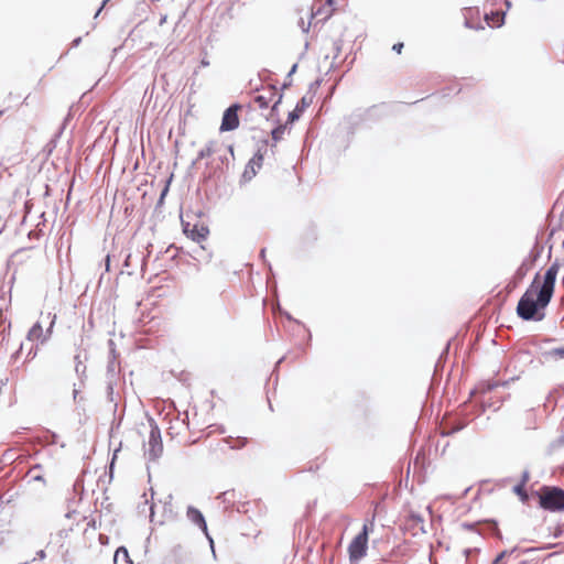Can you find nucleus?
<instances>
[{"mask_svg": "<svg viewBox=\"0 0 564 564\" xmlns=\"http://www.w3.org/2000/svg\"><path fill=\"white\" fill-rule=\"evenodd\" d=\"M332 4L333 0H316L313 6L314 15L323 17V19L330 17L333 13Z\"/></svg>", "mask_w": 564, "mask_h": 564, "instance_id": "1a4fd4ad", "label": "nucleus"}, {"mask_svg": "<svg viewBox=\"0 0 564 564\" xmlns=\"http://www.w3.org/2000/svg\"><path fill=\"white\" fill-rule=\"evenodd\" d=\"M551 355L556 357V358L564 359V346L563 347H558V348H554L551 351Z\"/></svg>", "mask_w": 564, "mask_h": 564, "instance_id": "4468645a", "label": "nucleus"}, {"mask_svg": "<svg viewBox=\"0 0 564 564\" xmlns=\"http://www.w3.org/2000/svg\"><path fill=\"white\" fill-rule=\"evenodd\" d=\"M284 132H285V127L284 126H279L278 128L273 129L272 130V139L278 142L280 141L283 135H284Z\"/></svg>", "mask_w": 564, "mask_h": 564, "instance_id": "f8f14e48", "label": "nucleus"}, {"mask_svg": "<svg viewBox=\"0 0 564 564\" xmlns=\"http://www.w3.org/2000/svg\"><path fill=\"white\" fill-rule=\"evenodd\" d=\"M403 43L402 42H399V43H395L393 46H392V50L398 53V54H401L402 52V48H403Z\"/></svg>", "mask_w": 564, "mask_h": 564, "instance_id": "2eb2a0df", "label": "nucleus"}, {"mask_svg": "<svg viewBox=\"0 0 564 564\" xmlns=\"http://www.w3.org/2000/svg\"><path fill=\"white\" fill-rule=\"evenodd\" d=\"M560 271L557 262L552 263L543 274L536 273L533 281L520 297L517 314L523 321L540 322L545 317V308L550 304Z\"/></svg>", "mask_w": 564, "mask_h": 564, "instance_id": "f257e3e1", "label": "nucleus"}, {"mask_svg": "<svg viewBox=\"0 0 564 564\" xmlns=\"http://www.w3.org/2000/svg\"><path fill=\"white\" fill-rule=\"evenodd\" d=\"M539 503L549 511L564 510V490L558 487L544 486L540 489Z\"/></svg>", "mask_w": 564, "mask_h": 564, "instance_id": "7ed1b4c3", "label": "nucleus"}, {"mask_svg": "<svg viewBox=\"0 0 564 564\" xmlns=\"http://www.w3.org/2000/svg\"><path fill=\"white\" fill-rule=\"evenodd\" d=\"M514 491H516L518 495L522 496V497H527V494H525V491H524V489H523V486H517V487L514 488Z\"/></svg>", "mask_w": 564, "mask_h": 564, "instance_id": "dca6fc26", "label": "nucleus"}, {"mask_svg": "<svg viewBox=\"0 0 564 564\" xmlns=\"http://www.w3.org/2000/svg\"><path fill=\"white\" fill-rule=\"evenodd\" d=\"M213 152H214L213 145H207L206 148H204L199 151L198 158L203 159V158L209 156V155H212Z\"/></svg>", "mask_w": 564, "mask_h": 564, "instance_id": "ddd939ff", "label": "nucleus"}, {"mask_svg": "<svg viewBox=\"0 0 564 564\" xmlns=\"http://www.w3.org/2000/svg\"><path fill=\"white\" fill-rule=\"evenodd\" d=\"M275 97L276 93L272 88L262 90V93L253 97L251 101V107H253L254 109L264 110L269 108L271 104H273L272 108H275V106L279 104L281 99V96H279L276 100Z\"/></svg>", "mask_w": 564, "mask_h": 564, "instance_id": "423d86ee", "label": "nucleus"}, {"mask_svg": "<svg viewBox=\"0 0 564 564\" xmlns=\"http://www.w3.org/2000/svg\"><path fill=\"white\" fill-rule=\"evenodd\" d=\"M256 159H257V161H258V164H259V165H261L262 155H260V154H259V155H256V156L252 159V161H251V162H254V161H256Z\"/></svg>", "mask_w": 564, "mask_h": 564, "instance_id": "a211bd4d", "label": "nucleus"}, {"mask_svg": "<svg viewBox=\"0 0 564 564\" xmlns=\"http://www.w3.org/2000/svg\"><path fill=\"white\" fill-rule=\"evenodd\" d=\"M150 510H151V513H150V519L151 521H154V511H153V505L150 507Z\"/></svg>", "mask_w": 564, "mask_h": 564, "instance_id": "6ab92c4d", "label": "nucleus"}, {"mask_svg": "<svg viewBox=\"0 0 564 564\" xmlns=\"http://www.w3.org/2000/svg\"><path fill=\"white\" fill-rule=\"evenodd\" d=\"M150 426L151 429L147 443L148 448L145 449V454L148 455L149 459L154 460L161 456L163 452V443L158 425L151 424Z\"/></svg>", "mask_w": 564, "mask_h": 564, "instance_id": "39448f33", "label": "nucleus"}, {"mask_svg": "<svg viewBox=\"0 0 564 564\" xmlns=\"http://www.w3.org/2000/svg\"><path fill=\"white\" fill-rule=\"evenodd\" d=\"M183 231L193 241L202 242L206 240L209 235V229L204 224H191L188 221H183Z\"/></svg>", "mask_w": 564, "mask_h": 564, "instance_id": "0eeeda50", "label": "nucleus"}, {"mask_svg": "<svg viewBox=\"0 0 564 564\" xmlns=\"http://www.w3.org/2000/svg\"><path fill=\"white\" fill-rule=\"evenodd\" d=\"M45 318L48 321L50 325L46 329V332H44L43 329V325L41 322H36L29 330L28 335H26V338L30 340V341H41L42 344L45 343L51 334H52V330H53V327H54V324H55V321H56V315L55 314H51V313H47Z\"/></svg>", "mask_w": 564, "mask_h": 564, "instance_id": "20e7f679", "label": "nucleus"}, {"mask_svg": "<svg viewBox=\"0 0 564 564\" xmlns=\"http://www.w3.org/2000/svg\"><path fill=\"white\" fill-rule=\"evenodd\" d=\"M373 527V519L365 523L360 533H358L348 545V556L350 564H359L360 560L367 555L368 535Z\"/></svg>", "mask_w": 564, "mask_h": 564, "instance_id": "f03ea898", "label": "nucleus"}, {"mask_svg": "<svg viewBox=\"0 0 564 564\" xmlns=\"http://www.w3.org/2000/svg\"><path fill=\"white\" fill-rule=\"evenodd\" d=\"M240 109L239 105L230 106L223 116V121L220 126L221 131H231L238 128L239 118L238 110Z\"/></svg>", "mask_w": 564, "mask_h": 564, "instance_id": "6e6552de", "label": "nucleus"}, {"mask_svg": "<svg viewBox=\"0 0 564 564\" xmlns=\"http://www.w3.org/2000/svg\"><path fill=\"white\" fill-rule=\"evenodd\" d=\"M310 106V101L306 100L305 97H303L297 105L295 106L294 110L289 113L288 122L292 123L295 120L300 118V116L303 113V111Z\"/></svg>", "mask_w": 564, "mask_h": 564, "instance_id": "9b49d317", "label": "nucleus"}, {"mask_svg": "<svg viewBox=\"0 0 564 564\" xmlns=\"http://www.w3.org/2000/svg\"><path fill=\"white\" fill-rule=\"evenodd\" d=\"M186 514H187V518L193 523L197 524L204 531V533L208 536L207 524H206L203 513L194 507H188Z\"/></svg>", "mask_w": 564, "mask_h": 564, "instance_id": "9d476101", "label": "nucleus"}, {"mask_svg": "<svg viewBox=\"0 0 564 564\" xmlns=\"http://www.w3.org/2000/svg\"><path fill=\"white\" fill-rule=\"evenodd\" d=\"M122 553L124 556H128V551L127 549L124 547H119L117 551H116V554H115V560L117 558V556Z\"/></svg>", "mask_w": 564, "mask_h": 564, "instance_id": "f3484780", "label": "nucleus"}]
</instances>
